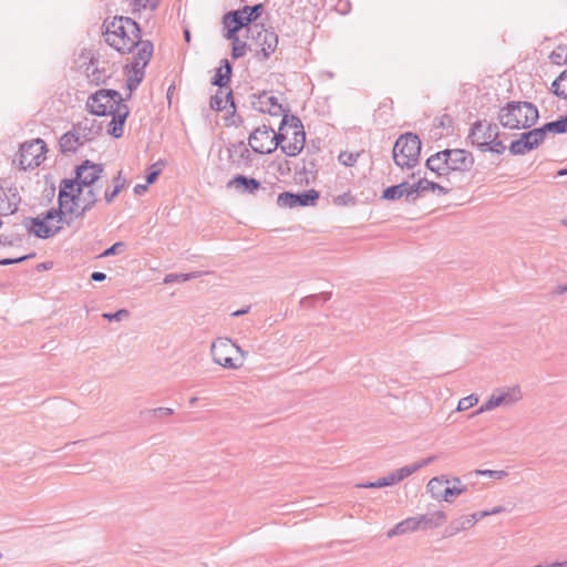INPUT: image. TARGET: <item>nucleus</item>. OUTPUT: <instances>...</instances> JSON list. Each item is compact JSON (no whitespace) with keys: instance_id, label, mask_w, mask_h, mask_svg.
I'll list each match as a JSON object with an SVG mask.
<instances>
[{"instance_id":"49","label":"nucleus","mask_w":567,"mask_h":567,"mask_svg":"<svg viewBox=\"0 0 567 567\" xmlns=\"http://www.w3.org/2000/svg\"><path fill=\"white\" fill-rule=\"evenodd\" d=\"M416 471H417V466H415V464H411V465L403 466V467L394 471L393 473H394L398 482H401L404 478H406L408 476L415 473Z\"/></svg>"},{"instance_id":"36","label":"nucleus","mask_w":567,"mask_h":567,"mask_svg":"<svg viewBox=\"0 0 567 567\" xmlns=\"http://www.w3.org/2000/svg\"><path fill=\"white\" fill-rule=\"evenodd\" d=\"M59 147L63 155L74 154L76 152L74 133L65 132L59 140Z\"/></svg>"},{"instance_id":"52","label":"nucleus","mask_w":567,"mask_h":567,"mask_svg":"<svg viewBox=\"0 0 567 567\" xmlns=\"http://www.w3.org/2000/svg\"><path fill=\"white\" fill-rule=\"evenodd\" d=\"M22 241V236L19 234L1 235L0 245L17 246Z\"/></svg>"},{"instance_id":"42","label":"nucleus","mask_w":567,"mask_h":567,"mask_svg":"<svg viewBox=\"0 0 567 567\" xmlns=\"http://www.w3.org/2000/svg\"><path fill=\"white\" fill-rule=\"evenodd\" d=\"M200 272L168 274L164 277V284L185 282L199 277Z\"/></svg>"},{"instance_id":"26","label":"nucleus","mask_w":567,"mask_h":567,"mask_svg":"<svg viewBox=\"0 0 567 567\" xmlns=\"http://www.w3.org/2000/svg\"><path fill=\"white\" fill-rule=\"evenodd\" d=\"M545 141L548 134H566L567 133V115L559 116L555 121L547 122L536 127Z\"/></svg>"},{"instance_id":"21","label":"nucleus","mask_w":567,"mask_h":567,"mask_svg":"<svg viewBox=\"0 0 567 567\" xmlns=\"http://www.w3.org/2000/svg\"><path fill=\"white\" fill-rule=\"evenodd\" d=\"M228 188H235L240 194H255L261 188V183L243 174L235 175L228 183Z\"/></svg>"},{"instance_id":"23","label":"nucleus","mask_w":567,"mask_h":567,"mask_svg":"<svg viewBox=\"0 0 567 567\" xmlns=\"http://www.w3.org/2000/svg\"><path fill=\"white\" fill-rule=\"evenodd\" d=\"M445 150L439 151L434 154H432L426 161H425V167L435 174L437 178L440 177H446L449 176L447 171V157L444 155Z\"/></svg>"},{"instance_id":"30","label":"nucleus","mask_w":567,"mask_h":567,"mask_svg":"<svg viewBox=\"0 0 567 567\" xmlns=\"http://www.w3.org/2000/svg\"><path fill=\"white\" fill-rule=\"evenodd\" d=\"M113 188H106L104 192V199L107 204H111L114 198L125 188L126 178L123 176L122 171H118L117 174L112 179Z\"/></svg>"},{"instance_id":"53","label":"nucleus","mask_w":567,"mask_h":567,"mask_svg":"<svg viewBox=\"0 0 567 567\" xmlns=\"http://www.w3.org/2000/svg\"><path fill=\"white\" fill-rule=\"evenodd\" d=\"M130 316L128 310L120 309L115 312H104L102 317L107 321H121L123 318H127Z\"/></svg>"},{"instance_id":"29","label":"nucleus","mask_w":567,"mask_h":567,"mask_svg":"<svg viewBox=\"0 0 567 567\" xmlns=\"http://www.w3.org/2000/svg\"><path fill=\"white\" fill-rule=\"evenodd\" d=\"M446 514L443 511L419 515L421 529L436 528L446 520Z\"/></svg>"},{"instance_id":"63","label":"nucleus","mask_w":567,"mask_h":567,"mask_svg":"<svg viewBox=\"0 0 567 567\" xmlns=\"http://www.w3.org/2000/svg\"><path fill=\"white\" fill-rule=\"evenodd\" d=\"M288 120H289L288 125L290 127H292L293 130H305L303 124L298 116L288 114Z\"/></svg>"},{"instance_id":"11","label":"nucleus","mask_w":567,"mask_h":567,"mask_svg":"<svg viewBox=\"0 0 567 567\" xmlns=\"http://www.w3.org/2000/svg\"><path fill=\"white\" fill-rule=\"evenodd\" d=\"M59 206L52 207L41 214V217L51 224L52 220L56 219L58 223H65L70 226L74 219L75 206L78 202L75 199L62 198L60 200V194L58 195Z\"/></svg>"},{"instance_id":"4","label":"nucleus","mask_w":567,"mask_h":567,"mask_svg":"<svg viewBox=\"0 0 567 567\" xmlns=\"http://www.w3.org/2000/svg\"><path fill=\"white\" fill-rule=\"evenodd\" d=\"M421 140L414 133H404L398 137L393 145L392 157L396 166L413 168L417 165L421 155Z\"/></svg>"},{"instance_id":"6","label":"nucleus","mask_w":567,"mask_h":567,"mask_svg":"<svg viewBox=\"0 0 567 567\" xmlns=\"http://www.w3.org/2000/svg\"><path fill=\"white\" fill-rule=\"evenodd\" d=\"M123 97L121 93L113 89H101L92 93L86 101V109L90 113L97 116H105L122 106Z\"/></svg>"},{"instance_id":"44","label":"nucleus","mask_w":567,"mask_h":567,"mask_svg":"<svg viewBox=\"0 0 567 567\" xmlns=\"http://www.w3.org/2000/svg\"><path fill=\"white\" fill-rule=\"evenodd\" d=\"M229 82L230 79L224 74L223 69H220V66L217 68L210 81L212 85L218 86L221 90L223 87H226Z\"/></svg>"},{"instance_id":"62","label":"nucleus","mask_w":567,"mask_h":567,"mask_svg":"<svg viewBox=\"0 0 567 567\" xmlns=\"http://www.w3.org/2000/svg\"><path fill=\"white\" fill-rule=\"evenodd\" d=\"M20 202H21L20 197H18V199L16 202H11L9 199L8 195L2 189H0V206H8V204H10V206L12 207L14 204V206L18 207Z\"/></svg>"},{"instance_id":"48","label":"nucleus","mask_w":567,"mask_h":567,"mask_svg":"<svg viewBox=\"0 0 567 567\" xmlns=\"http://www.w3.org/2000/svg\"><path fill=\"white\" fill-rule=\"evenodd\" d=\"M333 204L337 206H352L355 204V198L350 192H346L333 198Z\"/></svg>"},{"instance_id":"40","label":"nucleus","mask_w":567,"mask_h":567,"mask_svg":"<svg viewBox=\"0 0 567 567\" xmlns=\"http://www.w3.org/2000/svg\"><path fill=\"white\" fill-rule=\"evenodd\" d=\"M499 136V128L496 123H489L486 126V130L482 132H477L476 136L474 138H480V141H492L494 138H497Z\"/></svg>"},{"instance_id":"55","label":"nucleus","mask_w":567,"mask_h":567,"mask_svg":"<svg viewBox=\"0 0 567 567\" xmlns=\"http://www.w3.org/2000/svg\"><path fill=\"white\" fill-rule=\"evenodd\" d=\"M249 11V14L254 18L255 22L261 17L264 12V4L256 3L254 6H244V11Z\"/></svg>"},{"instance_id":"43","label":"nucleus","mask_w":567,"mask_h":567,"mask_svg":"<svg viewBox=\"0 0 567 567\" xmlns=\"http://www.w3.org/2000/svg\"><path fill=\"white\" fill-rule=\"evenodd\" d=\"M87 71H91L89 76H91L92 81H94L96 84L104 83L105 80L109 78V75L105 74V70H100L97 66L94 65L93 60L90 61Z\"/></svg>"},{"instance_id":"33","label":"nucleus","mask_w":567,"mask_h":567,"mask_svg":"<svg viewBox=\"0 0 567 567\" xmlns=\"http://www.w3.org/2000/svg\"><path fill=\"white\" fill-rule=\"evenodd\" d=\"M450 484V481L444 476H436L429 481L426 485L427 492L437 501H442L444 487Z\"/></svg>"},{"instance_id":"38","label":"nucleus","mask_w":567,"mask_h":567,"mask_svg":"<svg viewBox=\"0 0 567 567\" xmlns=\"http://www.w3.org/2000/svg\"><path fill=\"white\" fill-rule=\"evenodd\" d=\"M503 403H504V398L499 396L498 390H496L492 393V395L488 398V400L483 405H481V408L473 414H480V413H483L486 411H491L499 405H503Z\"/></svg>"},{"instance_id":"50","label":"nucleus","mask_w":567,"mask_h":567,"mask_svg":"<svg viewBox=\"0 0 567 567\" xmlns=\"http://www.w3.org/2000/svg\"><path fill=\"white\" fill-rule=\"evenodd\" d=\"M125 247H126V244L124 241H116L111 247L105 249L102 254H100L99 257L104 258V257L117 255V254L122 252Z\"/></svg>"},{"instance_id":"31","label":"nucleus","mask_w":567,"mask_h":567,"mask_svg":"<svg viewBox=\"0 0 567 567\" xmlns=\"http://www.w3.org/2000/svg\"><path fill=\"white\" fill-rule=\"evenodd\" d=\"M472 527L471 519L467 516H461L456 519H453L444 529L443 537H452L458 534L462 530H466Z\"/></svg>"},{"instance_id":"2","label":"nucleus","mask_w":567,"mask_h":567,"mask_svg":"<svg viewBox=\"0 0 567 567\" xmlns=\"http://www.w3.org/2000/svg\"><path fill=\"white\" fill-rule=\"evenodd\" d=\"M104 165L84 159L73 169L72 178H63L60 182V200L62 198L75 199L78 203L84 187H92L101 178Z\"/></svg>"},{"instance_id":"10","label":"nucleus","mask_w":567,"mask_h":567,"mask_svg":"<svg viewBox=\"0 0 567 567\" xmlns=\"http://www.w3.org/2000/svg\"><path fill=\"white\" fill-rule=\"evenodd\" d=\"M250 104L252 109L257 110L260 113H268L271 116H279L285 113L288 114L290 111L288 106H284L278 102V99L274 95H270L268 92L262 91L258 94L250 95Z\"/></svg>"},{"instance_id":"56","label":"nucleus","mask_w":567,"mask_h":567,"mask_svg":"<svg viewBox=\"0 0 567 567\" xmlns=\"http://www.w3.org/2000/svg\"><path fill=\"white\" fill-rule=\"evenodd\" d=\"M219 93H221V91H218L215 95H213L209 101L210 109L217 112L226 109V104H224V100Z\"/></svg>"},{"instance_id":"13","label":"nucleus","mask_w":567,"mask_h":567,"mask_svg":"<svg viewBox=\"0 0 567 567\" xmlns=\"http://www.w3.org/2000/svg\"><path fill=\"white\" fill-rule=\"evenodd\" d=\"M449 175L454 172H468L474 165V156L463 148H445Z\"/></svg>"},{"instance_id":"39","label":"nucleus","mask_w":567,"mask_h":567,"mask_svg":"<svg viewBox=\"0 0 567 567\" xmlns=\"http://www.w3.org/2000/svg\"><path fill=\"white\" fill-rule=\"evenodd\" d=\"M227 40L231 42V58L234 60L240 59L246 54L248 45L245 41H241L238 35Z\"/></svg>"},{"instance_id":"51","label":"nucleus","mask_w":567,"mask_h":567,"mask_svg":"<svg viewBox=\"0 0 567 567\" xmlns=\"http://www.w3.org/2000/svg\"><path fill=\"white\" fill-rule=\"evenodd\" d=\"M478 402V398L475 394H471L468 396L462 398L458 401L457 410L465 411L474 406Z\"/></svg>"},{"instance_id":"58","label":"nucleus","mask_w":567,"mask_h":567,"mask_svg":"<svg viewBox=\"0 0 567 567\" xmlns=\"http://www.w3.org/2000/svg\"><path fill=\"white\" fill-rule=\"evenodd\" d=\"M310 164H311V169H308V165L306 164V161L302 162V166L301 167H296V173L299 174V175H308V174H312V173H316L317 169H316V161L315 159H311L310 161Z\"/></svg>"},{"instance_id":"47","label":"nucleus","mask_w":567,"mask_h":567,"mask_svg":"<svg viewBox=\"0 0 567 567\" xmlns=\"http://www.w3.org/2000/svg\"><path fill=\"white\" fill-rule=\"evenodd\" d=\"M563 81H559V75L553 81L550 85V91L553 94H555L557 97L567 100V91L565 89V85L563 84Z\"/></svg>"},{"instance_id":"46","label":"nucleus","mask_w":567,"mask_h":567,"mask_svg":"<svg viewBox=\"0 0 567 567\" xmlns=\"http://www.w3.org/2000/svg\"><path fill=\"white\" fill-rule=\"evenodd\" d=\"M359 156H360V153L341 152L338 156V159L342 165H344L347 167H351V166H354Z\"/></svg>"},{"instance_id":"37","label":"nucleus","mask_w":567,"mask_h":567,"mask_svg":"<svg viewBox=\"0 0 567 567\" xmlns=\"http://www.w3.org/2000/svg\"><path fill=\"white\" fill-rule=\"evenodd\" d=\"M499 396L504 398L503 405H512L522 399V392L518 386L509 388L507 390H498Z\"/></svg>"},{"instance_id":"59","label":"nucleus","mask_w":567,"mask_h":567,"mask_svg":"<svg viewBox=\"0 0 567 567\" xmlns=\"http://www.w3.org/2000/svg\"><path fill=\"white\" fill-rule=\"evenodd\" d=\"M148 413L154 417H164L172 415L174 413L171 408H156L148 411Z\"/></svg>"},{"instance_id":"5","label":"nucleus","mask_w":567,"mask_h":567,"mask_svg":"<svg viewBox=\"0 0 567 567\" xmlns=\"http://www.w3.org/2000/svg\"><path fill=\"white\" fill-rule=\"evenodd\" d=\"M153 51L154 45L152 41L143 42L141 49L133 55L131 63L124 66L125 72L133 73L126 80V87L130 92L135 91L143 82L145 76L144 70L153 56Z\"/></svg>"},{"instance_id":"32","label":"nucleus","mask_w":567,"mask_h":567,"mask_svg":"<svg viewBox=\"0 0 567 567\" xmlns=\"http://www.w3.org/2000/svg\"><path fill=\"white\" fill-rule=\"evenodd\" d=\"M288 123H289L288 114L285 113L282 116V120L280 122L278 132H275L272 130V132L270 133L271 135H270L269 145H271L272 152H275L277 150V147L281 148V145H286L287 135L284 133V130L288 125Z\"/></svg>"},{"instance_id":"45","label":"nucleus","mask_w":567,"mask_h":567,"mask_svg":"<svg viewBox=\"0 0 567 567\" xmlns=\"http://www.w3.org/2000/svg\"><path fill=\"white\" fill-rule=\"evenodd\" d=\"M331 297H332V292L331 291H323V292H320V293L309 295L307 297L301 298L299 305H300V307H303V306H306L310 301H318L320 299L323 302H327V301H329L331 299Z\"/></svg>"},{"instance_id":"22","label":"nucleus","mask_w":567,"mask_h":567,"mask_svg":"<svg viewBox=\"0 0 567 567\" xmlns=\"http://www.w3.org/2000/svg\"><path fill=\"white\" fill-rule=\"evenodd\" d=\"M240 11L230 10L226 12L221 18V23L224 27V38L231 39L233 37L238 35V32L243 30L245 23L239 14Z\"/></svg>"},{"instance_id":"27","label":"nucleus","mask_w":567,"mask_h":567,"mask_svg":"<svg viewBox=\"0 0 567 567\" xmlns=\"http://www.w3.org/2000/svg\"><path fill=\"white\" fill-rule=\"evenodd\" d=\"M421 529L419 516L408 517L402 522L398 523L393 528L389 529L388 537L392 538L398 535L412 533Z\"/></svg>"},{"instance_id":"18","label":"nucleus","mask_w":567,"mask_h":567,"mask_svg":"<svg viewBox=\"0 0 567 567\" xmlns=\"http://www.w3.org/2000/svg\"><path fill=\"white\" fill-rule=\"evenodd\" d=\"M227 151L229 158L237 168H248L252 165V156L245 142L233 143L227 147Z\"/></svg>"},{"instance_id":"57","label":"nucleus","mask_w":567,"mask_h":567,"mask_svg":"<svg viewBox=\"0 0 567 567\" xmlns=\"http://www.w3.org/2000/svg\"><path fill=\"white\" fill-rule=\"evenodd\" d=\"M476 475H484L495 480H502L507 476L505 471H493V470H476L474 472Z\"/></svg>"},{"instance_id":"17","label":"nucleus","mask_w":567,"mask_h":567,"mask_svg":"<svg viewBox=\"0 0 567 567\" xmlns=\"http://www.w3.org/2000/svg\"><path fill=\"white\" fill-rule=\"evenodd\" d=\"M482 127H483L482 121H476L472 124L470 134H468V138H471L472 144L476 145L481 152H492V153H496V154H503L506 150V146L504 145V143L501 140H498V137L494 138L492 141H480V138H474L476 136L477 132H480Z\"/></svg>"},{"instance_id":"15","label":"nucleus","mask_w":567,"mask_h":567,"mask_svg":"<svg viewBox=\"0 0 567 567\" xmlns=\"http://www.w3.org/2000/svg\"><path fill=\"white\" fill-rule=\"evenodd\" d=\"M22 225L25 227L30 235H33L41 239H48L60 233L61 226H54L49 221L44 220L41 216L37 217H24Z\"/></svg>"},{"instance_id":"9","label":"nucleus","mask_w":567,"mask_h":567,"mask_svg":"<svg viewBox=\"0 0 567 567\" xmlns=\"http://www.w3.org/2000/svg\"><path fill=\"white\" fill-rule=\"evenodd\" d=\"M320 194L316 189H307L300 193L282 192L278 195L277 205L279 207H307L316 205Z\"/></svg>"},{"instance_id":"12","label":"nucleus","mask_w":567,"mask_h":567,"mask_svg":"<svg viewBox=\"0 0 567 567\" xmlns=\"http://www.w3.org/2000/svg\"><path fill=\"white\" fill-rule=\"evenodd\" d=\"M248 33H251L252 39H261L260 42V51L257 53L261 60L269 59L270 54L274 53L278 45V35L277 33L270 29H265L264 25L254 24L252 28H248Z\"/></svg>"},{"instance_id":"3","label":"nucleus","mask_w":567,"mask_h":567,"mask_svg":"<svg viewBox=\"0 0 567 567\" xmlns=\"http://www.w3.org/2000/svg\"><path fill=\"white\" fill-rule=\"evenodd\" d=\"M499 124L509 130L533 127L539 118L537 106L527 101H509L498 112Z\"/></svg>"},{"instance_id":"14","label":"nucleus","mask_w":567,"mask_h":567,"mask_svg":"<svg viewBox=\"0 0 567 567\" xmlns=\"http://www.w3.org/2000/svg\"><path fill=\"white\" fill-rule=\"evenodd\" d=\"M544 143L537 128H532L520 134L517 140L512 141L508 146L512 155H524L538 148Z\"/></svg>"},{"instance_id":"25","label":"nucleus","mask_w":567,"mask_h":567,"mask_svg":"<svg viewBox=\"0 0 567 567\" xmlns=\"http://www.w3.org/2000/svg\"><path fill=\"white\" fill-rule=\"evenodd\" d=\"M413 188L412 193H414L415 202L420 197V195L424 192L432 190L439 192L440 194L446 195L450 189L440 185L439 183L426 179L425 177H420L415 183L412 184Z\"/></svg>"},{"instance_id":"28","label":"nucleus","mask_w":567,"mask_h":567,"mask_svg":"<svg viewBox=\"0 0 567 567\" xmlns=\"http://www.w3.org/2000/svg\"><path fill=\"white\" fill-rule=\"evenodd\" d=\"M73 127L81 133L84 141L89 142L92 141L93 136L99 135L102 130V125L96 120L89 118L78 122Z\"/></svg>"},{"instance_id":"19","label":"nucleus","mask_w":567,"mask_h":567,"mask_svg":"<svg viewBox=\"0 0 567 567\" xmlns=\"http://www.w3.org/2000/svg\"><path fill=\"white\" fill-rule=\"evenodd\" d=\"M411 188H413L412 184L404 181L384 188L380 198L383 200H399L404 197L408 203L414 204V193H412Z\"/></svg>"},{"instance_id":"34","label":"nucleus","mask_w":567,"mask_h":567,"mask_svg":"<svg viewBox=\"0 0 567 567\" xmlns=\"http://www.w3.org/2000/svg\"><path fill=\"white\" fill-rule=\"evenodd\" d=\"M97 193L96 189L91 187L84 195H83V202L84 205L81 209H78V206H75V213L74 218H82L84 215L90 212L97 203Z\"/></svg>"},{"instance_id":"61","label":"nucleus","mask_w":567,"mask_h":567,"mask_svg":"<svg viewBox=\"0 0 567 567\" xmlns=\"http://www.w3.org/2000/svg\"><path fill=\"white\" fill-rule=\"evenodd\" d=\"M237 11H240L239 14L243 19V22L245 23V27L246 29L248 30V28H251L250 25L252 23H255V20L254 18L249 14V11H246V12H243L244 11V7L237 9Z\"/></svg>"},{"instance_id":"41","label":"nucleus","mask_w":567,"mask_h":567,"mask_svg":"<svg viewBox=\"0 0 567 567\" xmlns=\"http://www.w3.org/2000/svg\"><path fill=\"white\" fill-rule=\"evenodd\" d=\"M466 491H467V486L466 485L449 486V484H447L446 487H444L443 498L442 499L445 501V502L451 503V502H453L454 497L460 496L461 494L465 493Z\"/></svg>"},{"instance_id":"20","label":"nucleus","mask_w":567,"mask_h":567,"mask_svg":"<svg viewBox=\"0 0 567 567\" xmlns=\"http://www.w3.org/2000/svg\"><path fill=\"white\" fill-rule=\"evenodd\" d=\"M109 115L112 120L109 124L107 133L114 138H121L124 133V125L130 115V109L126 104L117 106V110H113Z\"/></svg>"},{"instance_id":"60","label":"nucleus","mask_w":567,"mask_h":567,"mask_svg":"<svg viewBox=\"0 0 567 567\" xmlns=\"http://www.w3.org/2000/svg\"><path fill=\"white\" fill-rule=\"evenodd\" d=\"M396 483L399 482L393 472L378 480V484H380V487L392 486Z\"/></svg>"},{"instance_id":"35","label":"nucleus","mask_w":567,"mask_h":567,"mask_svg":"<svg viewBox=\"0 0 567 567\" xmlns=\"http://www.w3.org/2000/svg\"><path fill=\"white\" fill-rule=\"evenodd\" d=\"M433 126L435 130H442V132L435 133V135H439V137H442L443 135H449L451 134V130L453 126V118L451 117V115L445 113L434 118Z\"/></svg>"},{"instance_id":"24","label":"nucleus","mask_w":567,"mask_h":567,"mask_svg":"<svg viewBox=\"0 0 567 567\" xmlns=\"http://www.w3.org/2000/svg\"><path fill=\"white\" fill-rule=\"evenodd\" d=\"M306 144L305 130H295L292 137L286 145H281V152L289 157H295L301 153Z\"/></svg>"},{"instance_id":"16","label":"nucleus","mask_w":567,"mask_h":567,"mask_svg":"<svg viewBox=\"0 0 567 567\" xmlns=\"http://www.w3.org/2000/svg\"><path fill=\"white\" fill-rule=\"evenodd\" d=\"M272 128L268 125H261L255 128L248 137V145L252 152L258 154H271V145H269L270 133Z\"/></svg>"},{"instance_id":"8","label":"nucleus","mask_w":567,"mask_h":567,"mask_svg":"<svg viewBox=\"0 0 567 567\" xmlns=\"http://www.w3.org/2000/svg\"><path fill=\"white\" fill-rule=\"evenodd\" d=\"M234 342L228 338H218L212 343L210 353L213 361L226 369L236 370L243 365V360L237 362V358L233 357Z\"/></svg>"},{"instance_id":"1","label":"nucleus","mask_w":567,"mask_h":567,"mask_svg":"<svg viewBox=\"0 0 567 567\" xmlns=\"http://www.w3.org/2000/svg\"><path fill=\"white\" fill-rule=\"evenodd\" d=\"M104 41L121 54L132 53L134 49H141L142 29L140 24L130 17L115 16L106 18L102 23Z\"/></svg>"},{"instance_id":"64","label":"nucleus","mask_w":567,"mask_h":567,"mask_svg":"<svg viewBox=\"0 0 567 567\" xmlns=\"http://www.w3.org/2000/svg\"><path fill=\"white\" fill-rule=\"evenodd\" d=\"M220 69H223V72L226 76H228L229 79H231V75H233V66H231V63L229 62V60L227 59H223L220 61Z\"/></svg>"},{"instance_id":"7","label":"nucleus","mask_w":567,"mask_h":567,"mask_svg":"<svg viewBox=\"0 0 567 567\" xmlns=\"http://www.w3.org/2000/svg\"><path fill=\"white\" fill-rule=\"evenodd\" d=\"M47 144L41 138H35L21 144L19 150V168L27 171L40 166L45 159Z\"/></svg>"},{"instance_id":"54","label":"nucleus","mask_w":567,"mask_h":567,"mask_svg":"<svg viewBox=\"0 0 567 567\" xmlns=\"http://www.w3.org/2000/svg\"><path fill=\"white\" fill-rule=\"evenodd\" d=\"M161 164H162V162H157V163H154L150 167V169H148V172H147V174L145 176V179H146L147 184H153V183L156 182V179L158 178V176L161 174V168H159Z\"/></svg>"}]
</instances>
